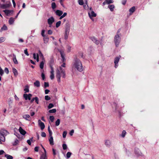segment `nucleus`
I'll return each instance as SVG.
<instances>
[{"label": "nucleus", "instance_id": "f257e3e1", "mask_svg": "<svg viewBox=\"0 0 159 159\" xmlns=\"http://www.w3.org/2000/svg\"><path fill=\"white\" fill-rule=\"evenodd\" d=\"M66 74L65 71L64 69L59 67L57 68L56 70V77L57 79L58 82H61V76L63 78H65Z\"/></svg>", "mask_w": 159, "mask_h": 159}, {"label": "nucleus", "instance_id": "f03ea898", "mask_svg": "<svg viewBox=\"0 0 159 159\" xmlns=\"http://www.w3.org/2000/svg\"><path fill=\"white\" fill-rule=\"evenodd\" d=\"M73 66L80 72H82L83 70V67L82 66L81 61L76 57H75V58Z\"/></svg>", "mask_w": 159, "mask_h": 159}, {"label": "nucleus", "instance_id": "7ed1b4c3", "mask_svg": "<svg viewBox=\"0 0 159 159\" xmlns=\"http://www.w3.org/2000/svg\"><path fill=\"white\" fill-rule=\"evenodd\" d=\"M9 134V133L6 130L2 129L0 130V144L2 143V142L5 141V136Z\"/></svg>", "mask_w": 159, "mask_h": 159}, {"label": "nucleus", "instance_id": "20e7f679", "mask_svg": "<svg viewBox=\"0 0 159 159\" xmlns=\"http://www.w3.org/2000/svg\"><path fill=\"white\" fill-rule=\"evenodd\" d=\"M120 38L119 34L116 35L114 37V41L116 47H118L120 42Z\"/></svg>", "mask_w": 159, "mask_h": 159}, {"label": "nucleus", "instance_id": "39448f33", "mask_svg": "<svg viewBox=\"0 0 159 159\" xmlns=\"http://www.w3.org/2000/svg\"><path fill=\"white\" fill-rule=\"evenodd\" d=\"M55 20L54 18L52 16L48 20V23L49 25V26L51 27L54 21Z\"/></svg>", "mask_w": 159, "mask_h": 159}, {"label": "nucleus", "instance_id": "423d86ee", "mask_svg": "<svg viewBox=\"0 0 159 159\" xmlns=\"http://www.w3.org/2000/svg\"><path fill=\"white\" fill-rule=\"evenodd\" d=\"M91 39L95 44L98 45L99 44V41L97 40V38L94 37H90Z\"/></svg>", "mask_w": 159, "mask_h": 159}, {"label": "nucleus", "instance_id": "0eeeda50", "mask_svg": "<svg viewBox=\"0 0 159 159\" xmlns=\"http://www.w3.org/2000/svg\"><path fill=\"white\" fill-rule=\"evenodd\" d=\"M38 124L39 126L40 127L41 129L42 130H43L45 127L44 123L42 122L40 120H38Z\"/></svg>", "mask_w": 159, "mask_h": 159}, {"label": "nucleus", "instance_id": "6e6552de", "mask_svg": "<svg viewBox=\"0 0 159 159\" xmlns=\"http://www.w3.org/2000/svg\"><path fill=\"white\" fill-rule=\"evenodd\" d=\"M88 14L90 18L93 20V19L92 17H95L96 16V14L93 11H92L90 13L89 12Z\"/></svg>", "mask_w": 159, "mask_h": 159}, {"label": "nucleus", "instance_id": "1a4fd4ad", "mask_svg": "<svg viewBox=\"0 0 159 159\" xmlns=\"http://www.w3.org/2000/svg\"><path fill=\"white\" fill-rule=\"evenodd\" d=\"M120 59V57H118L115 58L114 61V63L115 64V68H117V67L118 66V63L119 61V59Z\"/></svg>", "mask_w": 159, "mask_h": 159}, {"label": "nucleus", "instance_id": "9d476101", "mask_svg": "<svg viewBox=\"0 0 159 159\" xmlns=\"http://www.w3.org/2000/svg\"><path fill=\"white\" fill-rule=\"evenodd\" d=\"M10 6V3L1 4L0 7L2 9H6L8 8Z\"/></svg>", "mask_w": 159, "mask_h": 159}, {"label": "nucleus", "instance_id": "9b49d317", "mask_svg": "<svg viewBox=\"0 0 159 159\" xmlns=\"http://www.w3.org/2000/svg\"><path fill=\"white\" fill-rule=\"evenodd\" d=\"M60 53L61 55V57L62 58V61L63 62H64L66 61V59L65 58V54L64 53V52L62 51H60Z\"/></svg>", "mask_w": 159, "mask_h": 159}, {"label": "nucleus", "instance_id": "f8f14e48", "mask_svg": "<svg viewBox=\"0 0 159 159\" xmlns=\"http://www.w3.org/2000/svg\"><path fill=\"white\" fill-rule=\"evenodd\" d=\"M20 133L23 135H24L26 134V132L21 127H20L19 129Z\"/></svg>", "mask_w": 159, "mask_h": 159}, {"label": "nucleus", "instance_id": "ddd939ff", "mask_svg": "<svg viewBox=\"0 0 159 159\" xmlns=\"http://www.w3.org/2000/svg\"><path fill=\"white\" fill-rule=\"evenodd\" d=\"M105 144L106 146L108 147H110L111 145V142L109 140H106L105 141Z\"/></svg>", "mask_w": 159, "mask_h": 159}, {"label": "nucleus", "instance_id": "4468645a", "mask_svg": "<svg viewBox=\"0 0 159 159\" xmlns=\"http://www.w3.org/2000/svg\"><path fill=\"white\" fill-rule=\"evenodd\" d=\"M3 11L5 12L7 16H8L11 13H12L13 11L9 10H4Z\"/></svg>", "mask_w": 159, "mask_h": 159}, {"label": "nucleus", "instance_id": "2eb2a0df", "mask_svg": "<svg viewBox=\"0 0 159 159\" xmlns=\"http://www.w3.org/2000/svg\"><path fill=\"white\" fill-rule=\"evenodd\" d=\"M113 2V1L112 0H106L103 3V4L105 5L106 4H109Z\"/></svg>", "mask_w": 159, "mask_h": 159}, {"label": "nucleus", "instance_id": "dca6fc26", "mask_svg": "<svg viewBox=\"0 0 159 159\" xmlns=\"http://www.w3.org/2000/svg\"><path fill=\"white\" fill-rule=\"evenodd\" d=\"M55 13L56 15L59 16H61L63 14L62 11L60 10H57L55 11Z\"/></svg>", "mask_w": 159, "mask_h": 159}, {"label": "nucleus", "instance_id": "f3484780", "mask_svg": "<svg viewBox=\"0 0 159 159\" xmlns=\"http://www.w3.org/2000/svg\"><path fill=\"white\" fill-rule=\"evenodd\" d=\"M13 60L14 62V64H18V62L17 61V60L16 59V56L15 54H13Z\"/></svg>", "mask_w": 159, "mask_h": 159}, {"label": "nucleus", "instance_id": "a211bd4d", "mask_svg": "<svg viewBox=\"0 0 159 159\" xmlns=\"http://www.w3.org/2000/svg\"><path fill=\"white\" fill-rule=\"evenodd\" d=\"M23 118L27 120L30 121L29 119L30 118V116L29 115H25L23 116Z\"/></svg>", "mask_w": 159, "mask_h": 159}, {"label": "nucleus", "instance_id": "6ab92c4d", "mask_svg": "<svg viewBox=\"0 0 159 159\" xmlns=\"http://www.w3.org/2000/svg\"><path fill=\"white\" fill-rule=\"evenodd\" d=\"M43 37V41L44 43H46L48 42V36L46 35L45 36Z\"/></svg>", "mask_w": 159, "mask_h": 159}, {"label": "nucleus", "instance_id": "aec40b11", "mask_svg": "<svg viewBox=\"0 0 159 159\" xmlns=\"http://www.w3.org/2000/svg\"><path fill=\"white\" fill-rule=\"evenodd\" d=\"M49 141L50 143V144L51 145H53L54 144L53 138L52 136L50 137V138L49 139Z\"/></svg>", "mask_w": 159, "mask_h": 159}, {"label": "nucleus", "instance_id": "412c9836", "mask_svg": "<svg viewBox=\"0 0 159 159\" xmlns=\"http://www.w3.org/2000/svg\"><path fill=\"white\" fill-rule=\"evenodd\" d=\"M34 85L35 86L37 87H39L40 86V84L38 80H36L34 83Z\"/></svg>", "mask_w": 159, "mask_h": 159}, {"label": "nucleus", "instance_id": "4be33fe9", "mask_svg": "<svg viewBox=\"0 0 159 159\" xmlns=\"http://www.w3.org/2000/svg\"><path fill=\"white\" fill-rule=\"evenodd\" d=\"M12 70L15 76H17L18 75V73L16 69L15 68H13Z\"/></svg>", "mask_w": 159, "mask_h": 159}, {"label": "nucleus", "instance_id": "5701e85b", "mask_svg": "<svg viewBox=\"0 0 159 159\" xmlns=\"http://www.w3.org/2000/svg\"><path fill=\"white\" fill-rule=\"evenodd\" d=\"M14 18H13L12 17H11L10 18L9 20L8 21V22H9V24L10 25H12L14 23Z\"/></svg>", "mask_w": 159, "mask_h": 159}, {"label": "nucleus", "instance_id": "b1692460", "mask_svg": "<svg viewBox=\"0 0 159 159\" xmlns=\"http://www.w3.org/2000/svg\"><path fill=\"white\" fill-rule=\"evenodd\" d=\"M46 154H42L40 157V159H47Z\"/></svg>", "mask_w": 159, "mask_h": 159}, {"label": "nucleus", "instance_id": "393cba45", "mask_svg": "<svg viewBox=\"0 0 159 159\" xmlns=\"http://www.w3.org/2000/svg\"><path fill=\"white\" fill-rule=\"evenodd\" d=\"M108 7L110 9L111 11H112L114 10V9L115 8V6L113 5H109Z\"/></svg>", "mask_w": 159, "mask_h": 159}, {"label": "nucleus", "instance_id": "a878e982", "mask_svg": "<svg viewBox=\"0 0 159 159\" xmlns=\"http://www.w3.org/2000/svg\"><path fill=\"white\" fill-rule=\"evenodd\" d=\"M51 7H52V9L54 10V11H55V9L56 8V3L55 2H53L52 3V4H51Z\"/></svg>", "mask_w": 159, "mask_h": 159}, {"label": "nucleus", "instance_id": "bb28decb", "mask_svg": "<svg viewBox=\"0 0 159 159\" xmlns=\"http://www.w3.org/2000/svg\"><path fill=\"white\" fill-rule=\"evenodd\" d=\"M135 10V7H133L131 8L129 10V11L130 13L132 14L133 13Z\"/></svg>", "mask_w": 159, "mask_h": 159}, {"label": "nucleus", "instance_id": "cd10ccee", "mask_svg": "<svg viewBox=\"0 0 159 159\" xmlns=\"http://www.w3.org/2000/svg\"><path fill=\"white\" fill-rule=\"evenodd\" d=\"M43 60L42 61L40 64V67L41 69H43L44 67V61Z\"/></svg>", "mask_w": 159, "mask_h": 159}, {"label": "nucleus", "instance_id": "c85d7f7f", "mask_svg": "<svg viewBox=\"0 0 159 159\" xmlns=\"http://www.w3.org/2000/svg\"><path fill=\"white\" fill-rule=\"evenodd\" d=\"M5 157H6L7 159H13V157L11 155L8 154H6L5 155Z\"/></svg>", "mask_w": 159, "mask_h": 159}, {"label": "nucleus", "instance_id": "c756f323", "mask_svg": "<svg viewBox=\"0 0 159 159\" xmlns=\"http://www.w3.org/2000/svg\"><path fill=\"white\" fill-rule=\"evenodd\" d=\"M29 86L27 85L25 86V88L24 89V91H25V93H27L29 92Z\"/></svg>", "mask_w": 159, "mask_h": 159}, {"label": "nucleus", "instance_id": "7c9ffc66", "mask_svg": "<svg viewBox=\"0 0 159 159\" xmlns=\"http://www.w3.org/2000/svg\"><path fill=\"white\" fill-rule=\"evenodd\" d=\"M70 25L68 22L67 21L65 25V28H70Z\"/></svg>", "mask_w": 159, "mask_h": 159}, {"label": "nucleus", "instance_id": "2f4dec72", "mask_svg": "<svg viewBox=\"0 0 159 159\" xmlns=\"http://www.w3.org/2000/svg\"><path fill=\"white\" fill-rule=\"evenodd\" d=\"M61 21H59L56 23V26L57 28H58L61 25Z\"/></svg>", "mask_w": 159, "mask_h": 159}, {"label": "nucleus", "instance_id": "473e14b6", "mask_svg": "<svg viewBox=\"0 0 159 159\" xmlns=\"http://www.w3.org/2000/svg\"><path fill=\"white\" fill-rule=\"evenodd\" d=\"M23 97L25 100H27L28 99V94L25 93L23 94Z\"/></svg>", "mask_w": 159, "mask_h": 159}, {"label": "nucleus", "instance_id": "72a5a7b5", "mask_svg": "<svg viewBox=\"0 0 159 159\" xmlns=\"http://www.w3.org/2000/svg\"><path fill=\"white\" fill-rule=\"evenodd\" d=\"M113 106L115 107V111H117V109L118 108V106L117 104L116 103H113Z\"/></svg>", "mask_w": 159, "mask_h": 159}, {"label": "nucleus", "instance_id": "f704fd0d", "mask_svg": "<svg viewBox=\"0 0 159 159\" xmlns=\"http://www.w3.org/2000/svg\"><path fill=\"white\" fill-rule=\"evenodd\" d=\"M33 137H32L30 140H28L27 141V142L29 145H31V141L33 140Z\"/></svg>", "mask_w": 159, "mask_h": 159}, {"label": "nucleus", "instance_id": "c9c22d12", "mask_svg": "<svg viewBox=\"0 0 159 159\" xmlns=\"http://www.w3.org/2000/svg\"><path fill=\"white\" fill-rule=\"evenodd\" d=\"M126 132L125 130H123L122 132L121 136L123 138L126 135Z\"/></svg>", "mask_w": 159, "mask_h": 159}, {"label": "nucleus", "instance_id": "e433bc0d", "mask_svg": "<svg viewBox=\"0 0 159 159\" xmlns=\"http://www.w3.org/2000/svg\"><path fill=\"white\" fill-rule=\"evenodd\" d=\"M56 109H53L49 111V112L50 113H54L56 112Z\"/></svg>", "mask_w": 159, "mask_h": 159}, {"label": "nucleus", "instance_id": "4c0bfd02", "mask_svg": "<svg viewBox=\"0 0 159 159\" xmlns=\"http://www.w3.org/2000/svg\"><path fill=\"white\" fill-rule=\"evenodd\" d=\"M39 54L40 56L42 58L43 60L44 61L45 60L44 59L43 56L40 50H39Z\"/></svg>", "mask_w": 159, "mask_h": 159}, {"label": "nucleus", "instance_id": "58836bf2", "mask_svg": "<svg viewBox=\"0 0 159 159\" xmlns=\"http://www.w3.org/2000/svg\"><path fill=\"white\" fill-rule=\"evenodd\" d=\"M18 142H19V141L18 140V139H16L15 140L14 142L13 143V145L14 146L16 145L17 144H18Z\"/></svg>", "mask_w": 159, "mask_h": 159}, {"label": "nucleus", "instance_id": "ea45409f", "mask_svg": "<svg viewBox=\"0 0 159 159\" xmlns=\"http://www.w3.org/2000/svg\"><path fill=\"white\" fill-rule=\"evenodd\" d=\"M60 120L59 119H58L56 122V125L57 126H58L60 124Z\"/></svg>", "mask_w": 159, "mask_h": 159}, {"label": "nucleus", "instance_id": "a19ab883", "mask_svg": "<svg viewBox=\"0 0 159 159\" xmlns=\"http://www.w3.org/2000/svg\"><path fill=\"white\" fill-rule=\"evenodd\" d=\"M70 28H65V34H69Z\"/></svg>", "mask_w": 159, "mask_h": 159}, {"label": "nucleus", "instance_id": "79ce46f5", "mask_svg": "<svg viewBox=\"0 0 159 159\" xmlns=\"http://www.w3.org/2000/svg\"><path fill=\"white\" fill-rule=\"evenodd\" d=\"M72 153L70 152H68L66 153V157L67 158H69L70 157Z\"/></svg>", "mask_w": 159, "mask_h": 159}, {"label": "nucleus", "instance_id": "37998d69", "mask_svg": "<svg viewBox=\"0 0 159 159\" xmlns=\"http://www.w3.org/2000/svg\"><path fill=\"white\" fill-rule=\"evenodd\" d=\"M78 3L80 5H82L84 4V2L83 0H79Z\"/></svg>", "mask_w": 159, "mask_h": 159}, {"label": "nucleus", "instance_id": "c03bdc74", "mask_svg": "<svg viewBox=\"0 0 159 159\" xmlns=\"http://www.w3.org/2000/svg\"><path fill=\"white\" fill-rule=\"evenodd\" d=\"M45 99L46 100L48 101L51 99V98L48 95L45 96Z\"/></svg>", "mask_w": 159, "mask_h": 159}, {"label": "nucleus", "instance_id": "a18cd8bd", "mask_svg": "<svg viewBox=\"0 0 159 159\" xmlns=\"http://www.w3.org/2000/svg\"><path fill=\"white\" fill-rule=\"evenodd\" d=\"M49 119L52 122H53L54 119V117L53 116H50Z\"/></svg>", "mask_w": 159, "mask_h": 159}, {"label": "nucleus", "instance_id": "49530a36", "mask_svg": "<svg viewBox=\"0 0 159 159\" xmlns=\"http://www.w3.org/2000/svg\"><path fill=\"white\" fill-rule=\"evenodd\" d=\"M5 40V38L2 37L0 38V43L3 42Z\"/></svg>", "mask_w": 159, "mask_h": 159}, {"label": "nucleus", "instance_id": "de8ad7c7", "mask_svg": "<svg viewBox=\"0 0 159 159\" xmlns=\"http://www.w3.org/2000/svg\"><path fill=\"white\" fill-rule=\"evenodd\" d=\"M1 29L2 30H6L7 29V27L5 25H4L2 27Z\"/></svg>", "mask_w": 159, "mask_h": 159}, {"label": "nucleus", "instance_id": "09e8293b", "mask_svg": "<svg viewBox=\"0 0 159 159\" xmlns=\"http://www.w3.org/2000/svg\"><path fill=\"white\" fill-rule=\"evenodd\" d=\"M53 106L54 105L52 103H50L49 104L48 107V109H50L53 107Z\"/></svg>", "mask_w": 159, "mask_h": 159}, {"label": "nucleus", "instance_id": "8fccbe9b", "mask_svg": "<svg viewBox=\"0 0 159 159\" xmlns=\"http://www.w3.org/2000/svg\"><path fill=\"white\" fill-rule=\"evenodd\" d=\"M4 73L3 70L2 69L1 67H0V75L2 76Z\"/></svg>", "mask_w": 159, "mask_h": 159}, {"label": "nucleus", "instance_id": "3c124183", "mask_svg": "<svg viewBox=\"0 0 159 159\" xmlns=\"http://www.w3.org/2000/svg\"><path fill=\"white\" fill-rule=\"evenodd\" d=\"M34 100L36 102L37 104H39V100L38 98L37 97H35L34 98Z\"/></svg>", "mask_w": 159, "mask_h": 159}, {"label": "nucleus", "instance_id": "603ef678", "mask_svg": "<svg viewBox=\"0 0 159 159\" xmlns=\"http://www.w3.org/2000/svg\"><path fill=\"white\" fill-rule=\"evenodd\" d=\"M67 134V132L66 131H64L63 132L62 134L63 137L64 138H65L66 137V135Z\"/></svg>", "mask_w": 159, "mask_h": 159}, {"label": "nucleus", "instance_id": "864d4df0", "mask_svg": "<svg viewBox=\"0 0 159 159\" xmlns=\"http://www.w3.org/2000/svg\"><path fill=\"white\" fill-rule=\"evenodd\" d=\"M67 145L65 144H63L62 145V148L63 150H66L67 148Z\"/></svg>", "mask_w": 159, "mask_h": 159}, {"label": "nucleus", "instance_id": "5fc2aeb1", "mask_svg": "<svg viewBox=\"0 0 159 159\" xmlns=\"http://www.w3.org/2000/svg\"><path fill=\"white\" fill-rule=\"evenodd\" d=\"M49 84L48 82H44V88H45L49 86Z\"/></svg>", "mask_w": 159, "mask_h": 159}, {"label": "nucleus", "instance_id": "6e6d98bb", "mask_svg": "<svg viewBox=\"0 0 159 159\" xmlns=\"http://www.w3.org/2000/svg\"><path fill=\"white\" fill-rule=\"evenodd\" d=\"M45 31L44 30H42V31L41 35L43 37H44L46 35H44Z\"/></svg>", "mask_w": 159, "mask_h": 159}, {"label": "nucleus", "instance_id": "4d7b16f0", "mask_svg": "<svg viewBox=\"0 0 159 159\" xmlns=\"http://www.w3.org/2000/svg\"><path fill=\"white\" fill-rule=\"evenodd\" d=\"M4 71H5V72L6 73H7V74H8L9 72V71L8 70V69L6 67L5 68V69H4Z\"/></svg>", "mask_w": 159, "mask_h": 159}, {"label": "nucleus", "instance_id": "13d9d810", "mask_svg": "<svg viewBox=\"0 0 159 159\" xmlns=\"http://www.w3.org/2000/svg\"><path fill=\"white\" fill-rule=\"evenodd\" d=\"M41 136L42 137H45L46 136V134L44 132H42L41 133Z\"/></svg>", "mask_w": 159, "mask_h": 159}, {"label": "nucleus", "instance_id": "bf43d9fd", "mask_svg": "<svg viewBox=\"0 0 159 159\" xmlns=\"http://www.w3.org/2000/svg\"><path fill=\"white\" fill-rule=\"evenodd\" d=\"M32 96V95L31 94L29 93L28 94V99L29 100H30L31 99V97Z\"/></svg>", "mask_w": 159, "mask_h": 159}, {"label": "nucleus", "instance_id": "052dcab7", "mask_svg": "<svg viewBox=\"0 0 159 159\" xmlns=\"http://www.w3.org/2000/svg\"><path fill=\"white\" fill-rule=\"evenodd\" d=\"M50 77L51 80L53 79L54 78V74H51Z\"/></svg>", "mask_w": 159, "mask_h": 159}, {"label": "nucleus", "instance_id": "680f3d73", "mask_svg": "<svg viewBox=\"0 0 159 159\" xmlns=\"http://www.w3.org/2000/svg\"><path fill=\"white\" fill-rule=\"evenodd\" d=\"M41 77L43 80H44L45 78V75L43 73H42L41 74Z\"/></svg>", "mask_w": 159, "mask_h": 159}, {"label": "nucleus", "instance_id": "e2e57ef3", "mask_svg": "<svg viewBox=\"0 0 159 159\" xmlns=\"http://www.w3.org/2000/svg\"><path fill=\"white\" fill-rule=\"evenodd\" d=\"M24 53L27 56H28L29 55V54L28 53L27 51V49H25L24 50Z\"/></svg>", "mask_w": 159, "mask_h": 159}, {"label": "nucleus", "instance_id": "0e129e2a", "mask_svg": "<svg viewBox=\"0 0 159 159\" xmlns=\"http://www.w3.org/2000/svg\"><path fill=\"white\" fill-rule=\"evenodd\" d=\"M74 133V130L73 129L71 130L70 133V136H72L73 135Z\"/></svg>", "mask_w": 159, "mask_h": 159}, {"label": "nucleus", "instance_id": "69168bd1", "mask_svg": "<svg viewBox=\"0 0 159 159\" xmlns=\"http://www.w3.org/2000/svg\"><path fill=\"white\" fill-rule=\"evenodd\" d=\"M39 149V147H35L34 150L35 152H38Z\"/></svg>", "mask_w": 159, "mask_h": 159}, {"label": "nucleus", "instance_id": "338daca9", "mask_svg": "<svg viewBox=\"0 0 159 159\" xmlns=\"http://www.w3.org/2000/svg\"><path fill=\"white\" fill-rule=\"evenodd\" d=\"M69 34H65L64 38L65 39H67Z\"/></svg>", "mask_w": 159, "mask_h": 159}, {"label": "nucleus", "instance_id": "774afa93", "mask_svg": "<svg viewBox=\"0 0 159 159\" xmlns=\"http://www.w3.org/2000/svg\"><path fill=\"white\" fill-rule=\"evenodd\" d=\"M126 1L127 0H122V3L123 5H125L126 2Z\"/></svg>", "mask_w": 159, "mask_h": 159}]
</instances>
